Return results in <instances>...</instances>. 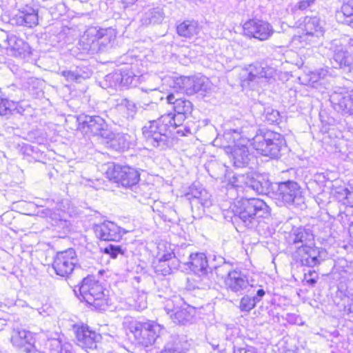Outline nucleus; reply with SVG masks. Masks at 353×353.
<instances>
[{
	"mask_svg": "<svg viewBox=\"0 0 353 353\" xmlns=\"http://www.w3.org/2000/svg\"><path fill=\"white\" fill-rule=\"evenodd\" d=\"M105 174L110 181L125 188L132 187L139 181V172L134 168L128 165H110Z\"/></svg>",
	"mask_w": 353,
	"mask_h": 353,
	"instance_id": "obj_9",
	"label": "nucleus"
},
{
	"mask_svg": "<svg viewBox=\"0 0 353 353\" xmlns=\"http://www.w3.org/2000/svg\"><path fill=\"white\" fill-rule=\"evenodd\" d=\"M265 294V292L263 289H259L256 292V296L255 297H257L261 300V298H262Z\"/></svg>",
	"mask_w": 353,
	"mask_h": 353,
	"instance_id": "obj_57",
	"label": "nucleus"
},
{
	"mask_svg": "<svg viewBox=\"0 0 353 353\" xmlns=\"http://www.w3.org/2000/svg\"><path fill=\"white\" fill-rule=\"evenodd\" d=\"M37 214L38 216L43 218L50 217L52 219H55L54 212L49 208H39Z\"/></svg>",
	"mask_w": 353,
	"mask_h": 353,
	"instance_id": "obj_50",
	"label": "nucleus"
},
{
	"mask_svg": "<svg viewBox=\"0 0 353 353\" xmlns=\"http://www.w3.org/2000/svg\"><path fill=\"white\" fill-rule=\"evenodd\" d=\"M185 197L190 201V203L193 209L194 207L200 209V206L202 208H209L212 205V200L210 195L204 189L198 188L195 185H193L190 188L188 192L185 194Z\"/></svg>",
	"mask_w": 353,
	"mask_h": 353,
	"instance_id": "obj_21",
	"label": "nucleus"
},
{
	"mask_svg": "<svg viewBox=\"0 0 353 353\" xmlns=\"http://www.w3.org/2000/svg\"><path fill=\"white\" fill-rule=\"evenodd\" d=\"M17 104L13 101L0 98V115L8 116L17 109Z\"/></svg>",
	"mask_w": 353,
	"mask_h": 353,
	"instance_id": "obj_38",
	"label": "nucleus"
},
{
	"mask_svg": "<svg viewBox=\"0 0 353 353\" xmlns=\"http://www.w3.org/2000/svg\"><path fill=\"white\" fill-rule=\"evenodd\" d=\"M143 109L145 110L148 109L151 110H157V104L156 103H151L150 104H145L144 106H143Z\"/></svg>",
	"mask_w": 353,
	"mask_h": 353,
	"instance_id": "obj_55",
	"label": "nucleus"
},
{
	"mask_svg": "<svg viewBox=\"0 0 353 353\" xmlns=\"http://www.w3.org/2000/svg\"><path fill=\"white\" fill-rule=\"evenodd\" d=\"M306 1L307 3H309L310 4V6H312L316 0H306Z\"/></svg>",
	"mask_w": 353,
	"mask_h": 353,
	"instance_id": "obj_58",
	"label": "nucleus"
},
{
	"mask_svg": "<svg viewBox=\"0 0 353 353\" xmlns=\"http://www.w3.org/2000/svg\"><path fill=\"white\" fill-rule=\"evenodd\" d=\"M352 66L353 67V65Z\"/></svg>",
	"mask_w": 353,
	"mask_h": 353,
	"instance_id": "obj_59",
	"label": "nucleus"
},
{
	"mask_svg": "<svg viewBox=\"0 0 353 353\" xmlns=\"http://www.w3.org/2000/svg\"><path fill=\"white\" fill-rule=\"evenodd\" d=\"M174 256V253L172 252H168L167 253L163 254L160 256L159 261V262H165L169 263L168 261L172 259Z\"/></svg>",
	"mask_w": 353,
	"mask_h": 353,
	"instance_id": "obj_51",
	"label": "nucleus"
},
{
	"mask_svg": "<svg viewBox=\"0 0 353 353\" xmlns=\"http://www.w3.org/2000/svg\"><path fill=\"white\" fill-rule=\"evenodd\" d=\"M304 278L307 283L313 286L316 283L319 276L315 271L309 270L307 273L305 274Z\"/></svg>",
	"mask_w": 353,
	"mask_h": 353,
	"instance_id": "obj_48",
	"label": "nucleus"
},
{
	"mask_svg": "<svg viewBox=\"0 0 353 353\" xmlns=\"http://www.w3.org/2000/svg\"><path fill=\"white\" fill-rule=\"evenodd\" d=\"M230 183L236 188H251L258 194H266L270 185L268 181L260 176H254L252 174L234 175Z\"/></svg>",
	"mask_w": 353,
	"mask_h": 353,
	"instance_id": "obj_14",
	"label": "nucleus"
},
{
	"mask_svg": "<svg viewBox=\"0 0 353 353\" xmlns=\"http://www.w3.org/2000/svg\"><path fill=\"white\" fill-rule=\"evenodd\" d=\"M155 272L162 275H168L172 272V268L169 263L158 262L154 266Z\"/></svg>",
	"mask_w": 353,
	"mask_h": 353,
	"instance_id": "obj_47",
	"label": "nucleus"
},
{
	"mask_svg": "<svg viewBox=\"0 0 353 353\" xmlns=\"http://www.w3.org/2000/svg\"><path fill=\"white\" fill-rule=\"evenodd\" d=\"M189 268L200 276L208 274V263L203 253H194L189 256L188 261L185 263Z\"/></svg>",
	"mask_w": 353,
	"mask_h": 353,
	"instance_id": "obj_26",
	"label": "nucleus"
},
{
	"mask_svg": "<svg viewBox=\"0 0 353 353\" xmlns=\"http://www.w3.org/2000/svg\"><path fill=\"white\" fill-rule=\"evenodd\" d=\"M174 84L188 95L200 91L207 92L210 89V81L205 77H180L176 78Z\"/></svg>",
	"mask_w": 353,
	"mask_h": 353,
	"instance_id": "obj_15",
	"label": "nucleus"
},
{
	"mask_svg": "<svg viewBox=\"0 0 353 353\" xmlns=\"http://www.w3.org/2000/svg\"><path fill=\"white\" fill-rule=\"evenodd\" d=\"M243 28L245 35L261 41L269 39L274 32L269 23L259 19H250L246 21Z\"/></svg>",
	"mask_w": 353,
	"mask_h": 353,
	"instance_id": "obj_17",
	"label": "nucleus"
},
{
	"mask_svg": "<svg viewBox=\"0 0 353 353\" xmlns=\"http://www.w3.org/2000/svg\"><path fill=\"white\" fill-rule=\"evenodd\" d=\"M161 353H185L181 344L179 342L168 343Z\"/></svg>",
	"mask_w": 353,
	"mask_h": 353,
	"instance_id": "obj_45",
	"label": "nucleus"
},
{
	"mask_svg": "<svg viewBox=\"0 0 353 353\" xmlns=\"http://www.w3.org/2000/svg\"><path fill=\"white\" fill-rule=\"evenodd\" d=\"M242 75L243 82L250 85L251 83H258L260 80L265 79L270 82L271 80H275L277 76V71L274 68L263 65L259 63H253L248 65L243 71Z\"/></svg>",
	"mask_w": 353,
	"mask_h": 353,
	"instance_id": "obj_13",
	"label": "nucleus"
},
{
	"mask_svg": "<svg viewBox=\"0 0 353 353\" xmlns=\"http://www.w3.org/2000/svg\"><path fill=\"white\" fill-rule=\"evenodd\" d=\"M107 135L104 139L108 140V144L114 150L123 152L130 148L132 143V137L129 134L114 133L108 131Z\"/></svg>",
	"mask_w": 353,
	"mask_h": 353,
	"instance_id": "obj_24",
	"label": "nucleus"
},
{
	"mask_svg": "<svg viewBox=\"0 0 353 353\" xmlns=\"http://www.w3.org/2000/svg\"><path fill=\"white\" fill-rule=\"evenodd\" d=\"M177 33L179 36L191 38L199 32L197 22L194 21H185L177 26Z\"/></svg>",
	"mask_w": 353,
	"mask_h": 353,
	"instance_id": "obj_35",
	"label": "nucleus"
},
{
	"mask_svg": "<svg viewBox=\"0 0 353 353\" xmlns=\"http://www.w3.org/2000/svg\"><path fill=\"white\" fill-rule=\"evenodd\" d=\"M171 117L161 116L157 119L149 121L142 128V134L146 143L154 148L165 149L168 146L170 133L167 125Z\"/></svg>",
	"mask_w": 353,
	"mask_h": 353,
	"instance_id": "obj_3",
	"label": "nucleus"
},
{
	"mask_svg": "<svg viewBox=\"0 0 353 353\" xmlns=\"http://www.w3.org/2000/svg\"><path fill=\"white\" fill-rule=\"evenodd\" d=\"M235 218L239 219L248 228H255L262 219L270 216L271 210L268 204L259 198L241 199L230 207Z\"/></svg>",
	"mask_w": 353,
	"mask_h": 353,
	"instance_id": "obj_2",
	"label": "nucleus"
},
{
	"mask_svg": "<svg viewBox=\"0 0 353 353\" xmlns=\"http://www.w3.org/2000/svg\"><path fill=\"white\" fill-rule=\"evenodd\" d=\"M77 121L79 128L85 133H90L102 138L108 136L107 133L109 131L107 129L108 125L101 117L81 114L78 117Z\"/></svg>",
	"mask_w": 353,
	"mask_h": 353,
	"instance_id": "obj_16",
	"label": "nucleus"
},
{
	"mask_svg": "<svg viewBox=\"0 0 353 353\" xmlns=\"http://www.w3.org/2000/svg\"><path fill=\"white\" fill-rule=\"evenodd\" d=\"M345 263L339 269V274L344 281H353V267L351 264Z\"/></svg>",
	"mask_w": 353,
	"mask_h": 353,
	"instance_id": "obj_44",
	"label": "nucleus"
},
{
	"mask_svg": "<svg viewBox=\"0 0 353 353\" xmlns=\"http://www.w3.org/2000/svg\"><path fill=\"white\" fill-rule=\"evenodd\" d=\"M330 75V72L327 67L316 70V71L311 72L309 74V82L312 86L314 83H317L321 79H324Z\"/></svg>",
	"mask_w": 353,
	"mask_h": 353,
	"instance_id": "obj_40",
	"label": "nucleus"
},
{
	"mask_svg": "<svg viewBox=\"0 0 353 353\" xmlns=\"http://www.w3.org/2000/svg\"><path fill=\"white\" fill-rule=\"evenodd\" d=\"M297 6L299 10H304L311 6L309 3L307 2L306 0H302L299 2Z\"/></svg>",
	"mask_w": 353,
	"mask_h": 353,
	"instance_id": "obj_54",
	"label": "nucleus"
},
{
	"mask_svg": "<svg viewBox=\"0 0 353 353\" xmlns=\"http://www.w3.org/2000/svg\"><path fill=\"white\" fill-rule=\"evenodd\" d=\"M259 301H260V299L257 297L251 298L249 296H244L241 299L239 308L241 311L250 312L255 307L256 303Z\"/></svg>",
	"mask_w": 353,
	"mask_h": 353,
	"instance_id": "obj_41",
	"label": "nucleus"
},
{
	"mask_svg": "<svg viewBox=\"0 0 353 353\" xmlns=\"http://www.w3.org/2000/svg\"><path fill=\"white\" fill-rule=\"evenodd\" d=\"M324 25L325 22L317 17H306L304 19L305 32L294 37V41L302 46L319 43L325 32Z\"/></svg>",
	"mask_w": 353,
	"mask_h": 353,
	"instance_id": "obj_8",
	"label": "nucleus"
},
{
	"mask_svg": "<svg viewBox=\"0 0 353 353\" xmlns=\"http://www.w3.org/2000/svg\"><path fill=\"white\" fill-rule=\"evenodd\" d=\"M290 240L296 250V246L298 245L313 244L314 236L309 230L299 228L292 230Z\"/></svg>",
	"mask_w": 353,
	"mask_h": 353,
	"instance_id": "obj_31",
	"label": "nucleus"
},
{
	"mask_svg": "<svg viewBox=\"0 0 353 353\" xmlns=\"http://www.w3.org/2000/svg\"><path fill=\"white\" fill-rule=\"evenodd\" d=\"M11 341L14 346L30 352L33 348L34 339L30 332L26 330H16L13 332Z\"/></svg>",
	"mask_w": 353,
	"mask_h": 353,
	"instance_id": "obj_25",
	"label": "nucleus"
},
{
	"mask_svg": "<svg viewBox=\"0 0 353 353\" xmlns=\"http://www.w3.org/2000/svg\"><path fill=\"white\" fill-rule=\"evenodd\" d=\"M272 196L279 206L300 205L303 203L301 188L294 181H286L272 187Z\"/></svg>",
	"mask_w": 353,
	"mask_h": 353,
	"instance_id": "obj_4",
	"label": "nucleus"
},
{
	"mask_svg": "<svg viewBox=\"0 0 353 353\" xmlns=\"http://www.w3.org/2000/svg\"><path fill=\"white\" fill-rule=\"evenodd\" d=\"M191 310L179 296H174L165 302L164 310L174 323L183 324L190 321L192 316Z\"/></svg>",
	"mask_w": 353,
	"mask_h": 353,
	"instance_id": "obj_12",
	"label": "nucleus"
},
{
	"mask_svg": "<svg viewBox=\"0 0 353 353\" xmlns=\"http://www.w3.org/2000/svg\"><path fill=\"white\" fill-rule=\"evenodd\" d=\"M227 290L242 294L249 286L248 276L241 271H230L224 281Z\"/></svg>",
	"mask_w": 353,
	"mask_h": 353,
	"instance_id": "obj_20",
	"label": "nucleus"
},
{
	"mask_svg": "<svg viewBox=\"0 0 353 353\" xmlns=\"http://www.w3.org/2000/svg\"><path fill=\"white\" fill-rule=\"evenodd\" d=\"M76 337L79 345L83 347L92 348L95 347L97 334L96 332L90 330L87 325H82L76 327Z\"/></svg>",
	"mask_w": 353,
	"mask_h": 353,
	"instance_id": "obj_29",
	"label": "nucleus"
},
{
	"mask_svg": "<svg viewBox=\"0 0 353 353\" xmlns=\"http://www.w3.org/2000/svg\"><path fill=\"white\" fill-rule=\"evenodd\" d=\"M69 346L67 344L62 345L59 340L52 339L46 343V353H70L68 351Z\"/></svg>",
	"mask_w": 353,
	"mask_h": 353,
	"instance_id": "obj_37",
	"label": "nucleus"
},
{
	"mask_svg": "<svg viewBox=\"0 0 353 353\" xmlns=\"http://www.w3.org/2000/svg\"><path fill=\"white\" fill-rule=\"evenodd\" d=\"M103 252L111 256L112 259H116L119 254H123V252L119 245L110 244L103 248Z\"/></svg>",
	"mask_w": 353,
	"mask_h": 353,
	"instance_id": "obj_46",
	"label": "nucleus"
},
{
	"mask_svg": "<svg viewBox=\"0 0 353 353\" xmlns=\"http://www.w3.org/2000/svg\"><path fill=\"white\" fill-rule=\"evenodd\" d=\"M234 145H223L230 161L236 168L243 167L250 161V154L246 143L251 141L253 148L260 154L270 158H277L285 145V139L279 133L270 130H260L250 139Z\"/></svg>",
	"mask_w": 353,
	"mask_h": 353,
	"instance_id": "obj_1",
	"label": "nucleus"
},
{
	"mask_svg": "<svg viewBox=\"0 0 353 353\" xmlns=\"http://www.w3.org/2000/svg\"><path fill=\"white\" fill-rule=\"evenodd\" d=\"M130 329L139 343L149 347L161 335L164 327L154 321H135L131 324Z\"/></svg>",
	"mask_w": 353,
	"mask_h": 353,
	"instance_id": "obj_7",
	"label": "nucleus"
},
{
	"mask_svg": "<svg viewBox=\"0 0 353 353\" xmlns=\"http://www.w3.org/2000/svg\"><path fill=\"white\" fill-rule=\"evenodd\" d=\"M332 64L334 68H342L353 65V59L343 46H336L334 50Z\"/></svg>",
	"mask_w": 353,
	"mask_h": 353,
	"instance_id": "obj_30",
	"label": "nucleus"
},
{
	"mask_svg": "<svg viewBox=\"0 0 353 353\" xmlns=\"http://www.w3.org/2000/svg\"><path fill=\"white\" fill-rule=\"evenodd\" d=\"M13 22L18 26L32 28L38 24V12L32 8H26L20 10L12 19Z\"/></svg>",
	"mask_w": 353,
	"mask_h": 353,
	"instance_id": "obj_27",
	"label": "nucleus"
},
{
	"mask_svg": "<svg viewBox=\"0 0 353 353\" xmlns=\"http://www.w3.org/2000/svg\"><path fill=\"white\" fill-rule=\"evenodd\" d=\"M5 36L4 45L10 49V53L14 57H26L30 54V48L28 43L15 35H8L6 32H2Z\"/></svg>",
	"mask_w": 353,
	"mask_h": 353,
	"instance_id": "obj_22",
	"label": "nucleus"
},
{
	"mask_svg": "<svg viewBox=\"0 0 353 353\" xmlns=\"http://www.w3.org/2000/svg\"><path fill=\"white\" fill-rule=\"evenodd\" d=\"M117 107L120 111L124 112L128 119L132 120L134 119L137 112V107L133 101L123 99L117 105Z\"/></svg>",
	"mask_w": 353,
	"mask_h": 353,
	"instance_id": "obj_36",
	"label": "nucleus"
},
{
	"mask_svg": "<svg viewBox=\"0 0 353 353\" xmlns=\"http://www.w3.org/2000/svg\"><path fill=\"white\" fill-rule=\"evenodd\" d=\"M61 75L65 77V80L70 82L80 83L81 80L85 79L88 76H84L78 69L75 70H63L60 72Z\"/></svg>",
	"mask_w": 353,
	"mask_h": 353,
	"instance_id": "obj_39",
	"label": "nucleus"
},
{
	"mask_svg": "<svg viewBox=\"0 0 353 353\" xmlns=\"http://www.w3.org/2000/svg\"><path fill=\"white\" fill-rule=\"evenodd\" d=\"M78 288L85 301L99 309H104V306L107 305L106 294L104 288L94 276H88L84 278Z\"/></svg>",
	"mask_w": 353,
	"mask_h": 353,
	"instance_id": "obj_5",
	"label": "nucleus"
},
{
	"mask_svg": "<svg viewBox=\"0 0 353 353\" xmlns=\"http://www.w3.org/2000/svg\"><path fill=\"white\" fill-rule=\"evenodd\" d=\"M94 232L97 238L103 241H119L123 234V230L112 221H105L94 226Z\"/></svg>",
	"mask_w": 353,
	"mask_h": 353,
	"instance_id": "obj_18",
	"label": "nucleus"
},
{
	"mask_svg": "<svg viewBox=\"0 0 353 353\" xmlns=\"http://www.w3.org/2000/svg\"><path fill=\"white\" fill-rule=\"evenodd\" d=\"M234 353H256L255 349L252 347L239 348L234 350Z\"/></svg>",
	"mask_w": 353,
	"mask_h": 353,
	"instance_id": "obj_52",
	"label": "nucleus"
},
{
	"mask_svg": "<svg viewBox=\"0 0 353 353\" xmlns=\"http://www.w3.org/2000/svg\"><path fill=\"white\" fill-rule=\"evenodd\" d=\"M330 101L334 109L343 114L353 117V90L345 92H334L330 96Z\"/></svg>",
	"mask_w": 353,
	"mask_h": 353,
	"instance_id": "obj_19",
	"label": "nucleus"
},
{
	"mask_svg": "<svg viewBox=\"0 0 353 353\" xmlns=\"http://www.w3.org/2000/svg\"><path fill=\"white\" fill-rule=\"evenodd\" d=\"M99 38L97 44L99 47V52H103L111 44L115 39L114 30L112 28L101 29L98 28Z\"/></svg>",
	"mask_w": 353,
	"mask_h": 353,
	"instance_id": "obj_34",
	"label": "nucleus"
},
{
	"mask_svg": "<svg viewBox=\"0 0 353 353\" xmlns=\"http://www.w3.org/2000/svg\"><path fill=\"white\" fill-rule=\"evenodd\" d=\"M163 116H169L170 117H171L170 124L167 125L170 133H171L172 129H175L176 127L181 125L184 120L188 117L177 113L176 114L168 113L167 114H163Z\"/></svg>",
	"mask_w": 353,
	"mask_h": 353,
	"instance_id": "obj_42",
	"label": "nucleus"
},
{
	"mask_svg": "<svg viewBox=\"0 0 353 353\" xmlns=\"http://www.w3.org/2000/svg\"><path fill=\"white\" fill-rule=\"evenodd\" d=\"M255 127L250 125L247 121L236 119L234 121V127L226 129L223 135L216 137L214 142L217 144L220 142L221 146L234 145L238 144L236 141L246 142L250 141V132H254Z\"/></svg>",
	"mask_w": 353,
	"mask_h": 353,
	"instance_id": "obj_6",
	"label": "nucleus"
},
{
	"mask_svg": "<svg viewBox=\"0 0 353 353\" xmlns=\"http://www.w3.org/2000/svg\"><path fill=\"white\" fill-rule=\"evenodd\" d=\"M338 21L350 25L353 22V0H343L341 10L336 13Z\"/></svg>",
	"mask_w": 353,
	"mask_h": 353,
	"instance_id": "obj_33",
	"label": "nucleus"
},
{
	"mask_svg": "<svg viewBox=\"0 0 353 353\" xmlns=\"http://www.w3.org/2000/svg\"><path fill=\"white\" fill-rule=\"evenodd\" d=\"M127 74H121V83L125 85L128 84H131L132 82V77H128L125 78Z\"/></svg>",
	"mask_w": 353,
	"mask_h": 353,
	"instance_id": "obj_53",
	"label": "nucleus"
},
{
	"mask_svg": "<svg viewBox=\"0 0 353 353\" xmlns=\"http://www.w3.org/2000/svg\"><path fill=\"white\" fill-rule=\"evenodd\" d=\"M264 118L270 124L278 123L281 119L279 111L268 108L264 111Z\"/></svg>",
	"mask_w": 353,
	"mask_h": 353,
	"instance_id": "obj_43",
	"label": "nucleus"
},
{
	"mask_svg": "<svg viewBox=\"0 0 353 353\" xmlns=\"http://www.w3.org/2000/svg\"><path fill=\"white\" fill-rule=\"evenodd\" d=\"M138 0H121L122 3L125 6H130L134 4Z\"/></svg>",
	"mask_w": 353,
	"mask_h": 353,
	"instance_id": "obj_56",
	"label": "nucleus"
},
{
	"mask_svg": "<svg viewBox=\"0 0 353 353\" xmlns=\"http://www.w3.org/2000/svg\"><path fill=\"white\" fill-rule=\"evenodd\" d=\"M77 265V253L74 249L69 248L57 253L52 268L57 275L67 277L72 274Z\"/></svg>",
	"mask_w": 353,
	"mask_h": 353,
	"instance_id": "obj_11",
	"label": "nucleus"
},
{
	"mask_svg": "<svg viewBox=\"0 0 353 353\" xmlns=\"http://www.w3.org/2000/svg\"><path fill=\"white\" fill-rule=\"evenodd\" d=\"M135 307L139 310H142L147 307V301H146V294L145 293H142L137 298V300H135Z\"/></svg>",
	"mask_w": 353,
	"mask_h": 353,
	"instance_id": "obj_49",
	"label": "nucleus"
},
{
	"mask_svg": "<svg viewBox=\"0 0 353 353\" xmlns=\"http://www.w3.org/2000/svg\"><path fill=\"white\" fill-rule=\"evenodd\" d=\"M98 35V28L90 27L88 28L79 41V46L82 50L90 54L98 53L99 50L97 39V38H99Z\"/></svg>",
	"mask_w": 353,
	"mask_h": 353,
	"instance_id": "obj_23",
	"label": "nucleus"
},
{
	"mask_svg": "<svg viewBox=\"0 0 353 353\" xmlns=\"http://www.w3.org/2000/svg\"><path fill=\"white\" fill-rule=\"evenodd\" d=\"M326 256L325 251L313 244L296 246L293 253L294 259L302 265L314 267L321 263Z\"/></svg>",
	"mask_w": 353,
	"mask_h": 353,
	"instance_id": "obj_10",
	"label": "nucleus"
},
{
	"mask_svg": "<svg viewBox=\"0 0 353 353\" xmlns=\"http://www.w3.org/2000/svg\"><path fill=\"white\" fill-rule=\"evenodd\" d=\"M164 13L160 8L149 9L145 12L141 18V22L144 26L161 23L164 19Z\"/></svg>",
	"mask_w": 353,
	"mask_h": 353,
	"instance_id": "obj_32",
	"label": "nucleus"
},
{
	"mask_svg": "<svg viewBox=\"0 0 353 353\" xmlns=\"http://www.w3.org/2000/svg\"><path fill=\"white\" fill-rule=\"evenodd\" d=\"M166 100L168 103L173 105L174 110L177 114L189 116L192 113V102L185 98H180L178 92L168 94Z\"/></svg>",
	"mask_w": 353,
	"mask_h": 353,
	"instance_id": "obj_28",
	"label": "nucleus"
}]
</instances>
